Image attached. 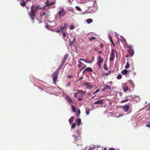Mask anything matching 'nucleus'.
Masks as SVG:
<instances>
[{
    "label": "nucleus",
    "mask_w": 150,
    "mask_h": 150,
    "mask_svg": "<svg viewBox=\"0 0 150 150\" xmlns=\"http://www.w3.org/2000/svg\"><path fill=\"white\" fill-rule=\"evenodd\" d=\"M75 8L78 11H81V8L79 6H76Z\"/></svg>",
    "instance_id": "35"
},
{
    "label": "nucleus",
    "mask_w": 150,
    "mask_h": 150,
    "mask_svg": "<svg viewBox=\"0 0 150 150\" xmlns=\"http://www.w3.org/2000/svg\"><path fill=\"white\" fill-rule=\"evenodd\" d=\"M76 126V124L75 123H73L71 125V128H74Z\"/></svg>",
    "instance_id": "34"
},
{
    "label": "nucleus",
    "mask_w": 150,
    "mask_h": 150,
    "mask_svg": "<svg viewBox=\"0 0 150 150\" xmlns=\"http://www.w3.org/2000/svg\"><path fill=\"white\" fill-rule=\"evenodd\" d=\"M82 61H83L84 62H85L87 63H90V62H87V61L84 60V59H80L78 61V62L79 63L81 64V66H83V67H82V69H84V68L86 67V65H85L84 63H83L82 62Z\"/></svg>",
    "instance_id": "4"
},
{
    "label": "nucleus",
    "mask_w": 150,
    "mask_h": 150,
    "mask_svg": "<svg viewBox=\"0 0 150 150\" xmlns=\"http://www.w3.org/2000/svg\"><path fill=\"white\" fill-rule=\"evenodd\" d=\"M103 59L100 56H99L97 58V64H101L103 62Z\"/></svg>",
    "instance_id": "6"
},
{
    "label": "nucleus",
    "mask_w": 150,
    "mask_h": 150,
    "mask_svg": "<svg viewBox=\"0 0 150 150\" xmlns=\"http://www.w3.org/2000/svg\"><path fill=\"white\" fill-rule=\"evenodd\" d=\"M130 67V65L128 62H127L126 66L125 67V68L126 69H128Z\"/></svg>",
    "instance_id": "25"
},
{
    "label": "nucleus",
    "mask_w": 150,
    "mask_h": 150,
    "mask_svg": "<svg viewBox=\"0 0 150 150\" xmlns=\"http://www.w3.org/2000/svg\"><path fill=\"white\" fill-rule=\"evenodd\" d=\"M95 146H94L93 147H91L88 150H93L95 148Z\"/></svg>",
    "instance_id": "43"
},
{
    "label": "nucleus",
    "mask_w": 150,
    "mask_h": 150,
    "mask_svg": "<svg viewBox=\"0 0 150 150\" xmlns=\"http://www.w3.org/2000/svg\"><path fill=\"white\" fill-rule=\"evenodd\" d=\"M66 86L68 87H71V85L70 82H68L66 85Z\"/></svg>",
    "instance_id": "37"
},
{
    "label": "nucleus",
    "mask_w": 150,
    "mask_h": 150,
    "mask_svg": "<svg viewBox=\"0 0 150 150\" xmlns=\"http://www.w3.org/2000/svg\"><path fill=\"white\" fill-rule=\"evenodd\" d=\"M114 57H112V56H110V61H112L113 60L114 58Z\"/></svg>",
    "instance_id": "40"
},
{
    "label": "nucleus",
    "mask_w": 150,
    "mask_h": 150,
    "mask_svg": "<svg viewBox=\"0 0 150 150\" xmlns=\"http://www.w3.org/2000/svg\"><path fill=\"white\" fill-rule=\"evenodd\" d=\"M72 110V111L74 112H76V109L75 107L74 106H72L71 107Z\"/></svg>",
    "instance_id": "18"
},
{
    "label": "nucleus",
    "mask_w": 150,
    "mask_h": 150,
    "mask_svg": "<svg viewBox=\"0 0 150 150\" xmlns=\"http://www.w3.org/2000/svg\"><path fill=\"white\" fill-rule=\"evenodd\" d=\"M128 72V71L126 69H125L122 71L121 72V73H122V74L123 75H126L127 74Z\"/></svg>",
    "instance_id": "14"
},
{
    "label": "nucleus",
    "mask_w": 150,
    "mask_h": 150,
    "mask_svg": "<svg viewBox=\"0 0 150 150\" xmlns=\"http://www.w3.org/2000/svg\"><path fill=\"white\" fill-rule=\"evenodd\" d=\"M97 93L96 92V91L95 92L93 93V94H96Z\"/></svg>",
    "instance_id": "63"
},
{
    "label": "nucleus",
    "mask_w": 150,
    "mask_h": 150,
    "mask_svg": "<svg viewBox=\"0 0 150 150\" xmlns=\"http://www.w3.org/2000/svg\"><path fill=\"white\" fill-rule=\"evenodd\" d=\"M79 94L78 96L79 97L83 98L85 94L86 91L82 90H79Z\"/></svg>",
    "instance_id": "5"
},
{
    "label": "nucleus",
    "mask_w": 150,
    "mask_h": 150,
    "mask_svg": "<svg viewBox=\"0 0 150 150\" xmlns=\"http://www.w3.org/2000/svg\"><path fill=\"white\" fill-rule=\"evenodd\" d=\"M78 100L79 101H82L83 100V98L79 97Z\"/></svg>",
    "instance_id": "42"
},
{
    "label": "nucleus",
    "mask_w": 150,
    "mask_h": 150,
    "mask_svg": "<svg viewBox=\"0 0 150 150\" xmlns=\"http://www.w3.org/2000/svg\"><path fill=\"white\" fill-rule=\"evenodd\" d=\"M83 77L82 76L80 77L79 79V80L80 81L81 80L83 79Z\"/></svg>",
    "instance_id": "54"
},
{
    "label": "nucleus",
    "mask_w": 150,
    "mask_h": 150,
    "mask_svg": "<svg viewBox=\"0 0 150 150\" xmlns=\"http://www.w3.org/2000/svg\"><path fill=\"white\" fill-rule=\"evenodd\" d=\"M117 53L113 49L112 50L111 53L110 54V56H112V57H115V54Z\"/></svg>",
    "instance_id": "13"
},
{
    "label": "nucleus",
    "mask_w": 150,
    "mask_h": 150,
    "mask_svg": "<svg viewBox=\"0 0 150 150\" xmlns=\"http://www.w3.org/2000/svg\"><path fill=\"white\" fill-rule=\"evenodd\" d=\"M102 51H99V53H102Z\"/></svg>",
    "instance_id": "64"
},
{
    "label": "nucleus",
    "mask_w": 150,
    "mask_h": 150,
    "mask_svg": "<svg viewBox=\"0 0 150 150\" xmlns=\"http://www.w3.org/2000/svg\"><path fill=\"white\" fill-rule=\"evenodd\" d=\"M74 26L73 25H72L70 27V29H71V30H73V29H74Z\"/></svg>",
    "instance_id": "38"
},
{
    "label": "nucleus",
    "mask_w": 150,
    "mask_h": 150,
    "mask_svg": "<svg viewBox=\"0 0 150 150\" xmlns=\"http://www.w3.org/2000/svg\"><path fill=\"white\" fill-rule=\"evenodd\" d=\"M103 99H101L99 101H97L95 102L94 104H100V105L103 104Z\"/></svg>",
    "instance_id": "11"
},
{
    "label": "nucleus",
    "mask_w": 150,
    "mask_h": 150,
    "mask_svg": "<svg viewBox=\"0 0 150 150\" xmlns=\"http://www.w3.org/2000/svg\"><path fill=\"white\" fill-rule=\"evenodd\" d=\"M93 21L91 19H88L87 20V22L88 23H90L93 22Z\"/></svg>",
    "instance_id": "24"
},
{
    "label": "nucleus",
    "mask_w": 150,
    "mask_h": 150,
    "mask_svg": "<svg viewBox=\"0 0 150 150\" xmlns=\"http://www.w3.org/2000/svg\"><path fill=\"white\" fill-rule=\"evenodd\" d=\"M109 150H115V149H113V148H110Z\"/></svg>",
    "instance_id": "57"
},
{
    "label": "nucleus",
    "mask_w": 150,
    "mask_h": 150,
    "mask_svg": "<svg viewBox=\"0 0 150 150\" xmlns=\"http://www.w3.org/2000/svg\"><path fill=\"white\" fill-rule=\"evenodd\" d=\"M77 66L79 67H81V64H78L77 65Z\"/></svg>",
    "instance_id": "55"
},
{
    "label": "nucleus",
    "mask_w": 150,
    "mask_h": 150,
    "mask_svg": "<svg viewBox=\"0 0 150 150\" xmlns=\"http://www.w3.org/2000/svg\"><path fill=\"white\" fill-rule=\"evenodd\" d=\"M97 65H98L99 66V69H101V65H100L101 64H97Z\"/></svg>",
    "instance_id": "47"
},
{
    "label": "nucleus",
    "mask_w": 150,
    "mask_h": 150,
    "mask_svg": "<svg viewBox=\"0 0 150 150\" xmlns=\"http://www.w3.org/2000/svg\"><path fill=\"white\" fill-rule=\"evenodd\" d=\"M96 38L95 37H92L91 38H89L88 39H89L90 42H91L93 40L96 39Z\"/></svg>",
    "instance_id": "28"
},
{
    "label": "nucleus",
    "mask_w": 150,
    "mask_h": 150,
    "mask_svg": "<svg viewBox=\"0 0 150 150\" xmlns=\"http://www.w3.org/2000/svg\"><path fill=\"white\" fill-rule=\"evenodd\" d=\"M146 126H147L148 128H150V123L149 124H146Z\"/></svg>",
    "instance_id": "48"
},
{
    "label": "nucleus",
    "mask_w": 150,
    "mask_h": 150,
    "mask_svg": "<svg viewBox=\"0 0 150 150\" xmlns=\"http://www.w3.org/2000/svg\"><path fill=\"white\" fill-rule=\"evenodd\" d=\"M104 87H105V89H110L111 88V86L108 85H106Z\"/></svg>",
    "instance_id": "19"
},
{
    "label": "nucleus",
    "mask_w": 150,
    "mask_h": 150,
    "mask_svg": "<svg viewBox=\"0 0 150 150\" xmlns=\"http://www.w3.org/2000/svg\"><path fill=\"white\" fill-rule=\"evenodd\" d=\"M76 122L78 126L80 125L81 123V119L80 118H77V121Z\"/></svg>",
    "instance_id": "15"
},
{
    "label": "nucleus",
    "mask_w": 150,
    "mask_h": 150,
    "mask_svg": "<svg viewBox=\"0 0 150 150\" xmlns=\"http://www.w3.org/2000/svg\"><path fill=\"white\" fill-rule=\"evenodd\" d=\"M54 2H52L50 3H49L48 2V1H47V2L46 6H50V5H52L54 4Z\"/></svg>",
    "instance_id": "23"
},
{
    "label": "nucleus",
    "mask_w": 150,
    "mask_h": 150,
    "mask_svg": "<svg viewBox=\"0 0 150 150\" xmlns=\"http://www.w3.org/2000/svg\"><path fill=\"white\" fill-rule=\"evenodd\" d=\"M60 11L57 13L61 18L64 16L66 13V12L64 8H60Z\"/></svg>",
    "instance_id": "3"
},
{
    "label": "nucleus",
    "mask_w": 150,
    "mask_h": 150,
    "mask_svg": "<svg viewBox=\"0 0 150 150\" xmlns=\"http://www.w3.org/2000/svg\"><path fill=\"white\" fill-rule=\"evenodd\" d=\"M60 30L63 31V30L65 29L63 26H62L60 27Z\"/></svg>",
    "instance_id": "41"
},
{
    "label": "nucleus",
    "mask_w": 150,
    "mask_h": 150,
    "mask_svg": "<svg viewBox=\"0 0 150 150\" xmlns=\"http://www.w3.org/2000/svg\"><path fill=\"white\" fill-rule=\"evenodd\" d=\"M80 110L79 109L77 111V113L76 114V116L77 117H79L80 115Z\"/></svg>",
    "instance_id": "31"
},
{
    "label": "nucleus",
    "mask_w": 150,
    "mask_h": 150,
    "mask_svg": "<svg viewBox=\"0 0 150 150\" xmlns=\"http://www.w3.org/2000/svg\"><path fill=\"white\" fill-rule=\"evenodd\" d=\"M68 25V24L67 23H65L63 26L64 28H66Z\"/></svg>",
    "instance_id": "45"
},
{
    "label": "nucleus",
    "mask_w": 150,
    "mask_h": 150,
    "mask_svg": "<svg viewBox=\"0 0 150 150\" xmlns=\"http://www.w3.org/2000/svg\"><path fill=\"white\" fill-rule=\"evenodd\" d=\"M61 32H62L63 33L62 35L64 37V39H65V37L66 36V34L63 31H61Z\"/></svg>",
    "instance_id": "32"
},
{
    "label": "nucleus",
    "mask_w": 150,
    "mask_h": 150,
    "mask_svg": "<svg viewBox=\"0 0 150 150\" xmlns=\"http://www.w3.org/2000/svg\"><path fill=\"white\" fill-rule=\"evenodd\" d=\"M79 93V90L78 91V92H76V93H74V96L76 98H77V95Z\"/></svg>",
    "instance_id": "27"
},
{
    "label": "nucleus",
    "mask_w": 150,
    "mask_h": 150,
    "mask_svg": "<svg viewBox=\"0 0 150 150\" xmlns=\"http://www.w3.org/2000/svg\"><path fill=\"white\" fill-rule=\"evenodd\" d=\"M68 56L69 55L68 54H66L64 55L62 60V65H63L64 64L67 59L68 58Z\"/></svg>",
    "instance_id": "9"
},
{
    "label": "nucleus",
    "mask_w": 150,
    "mask_h": 150,
    "mask_svg": "<svg viewBox=\"0 0 150 150\" xmlns=\"http://www.w3.org/2000/svg\"><path fill=\"white\" fill-rule=\"evenodd\" d=\"M74 118L73 117H71L70 119H69V121L70 124H71L72 122L74 120Z\"/></svg>",
    "instance_id": "26"
},
{
    "label": "nucleus",
    "mask_w": 150,
    "mask_h": 150,
    "mask_svg": "<svg viewBox=\"0 0 150 150\" xmlns=\"http://www.w3.org/2000/svg\"><path fill=\"white\" fill-rule=\"evenodd\" d=\"M124 40L125 41V45H126V46H128V44H127V42L126 41V40L125 39Z\"/></svg>",
    "instance_id": "50"
},
{
    "label": "nucleus",
    "mask_w": 150,
    "mask_h": 150,
    "mask_svg": "<svg viewBox=\"0 0 150 150\" xmlns=\"http://www.w3.org/2000/svg\"><path fill=\"white\" fill-rule=\"evenodd\" d=\"M67 99L68 100L69 103L70 104L72 102V100H71L70 97L69 96L67 97Z\"/></svg>",
    "instance_id": "17"
},
{
    "label": "nucleus",
    "mask_w": 150,
    "mask_h": 150,
    "mask_svg": "<svg viewBox=\"0 0 150 150\" xmlns=\"http://www.w3.org/2000/svg\"><path fill=\"white\" fill-rule=\"evenodd\" d=\"M106 89H105V87H104L102 89V91H104Z\"/></svg>",
    "instance_id": "52"
},
{
    "label": "nucleus",
    "mask_w": 150,
    "mask_h": 150,
    "mask_svg": "<svg viewBox=\"0 0 150 150\" xmlns=\"http://www.w3.org/2000/svg\"><path fill=\"white\" fill-rule=\"evenodd\" d=\"M122 77V75L120 74L117 76V78L118 79H121Z\"/></svg>",
    "instance_id": "30"
},
{
    "label": "nucleus",
    "mask_w": 150,
    "mask_h": 150,
    "mask_svg": "<svg viewBox=\"0 0 150 150\" xmlns=\"http://www.w3.org/2000/svg\"><path fill=\"white\" fill-rule=\"evenodd\" d=\"M109 83L111 84L112 85V81H110L109 82Z\"/></svg>",
    "instance_id": "61"
},
{
    "label": "nucleus",
    "mask_w": 150,
    "mask_h": 150,
    "mask_svg": "<svg viewBox=\"0 0 150 150\" xmlns=\"http://www.w3.org/2000/svg\"><path fill=\"white\" fill-rule=\"evenodd\" d=\"M20 4L22 6H25L26 5V3L23 1L22 2H20Z\"/></svg>",
    "instance_id": "22"
},
{
    "label": "nucleus",
    "mask_w": 150,
    "mask_h": 150,
    "mask_svg": "<svg viewBox=\"0 0 150 150\" xmlns=\"http://www.w3.org/2000/svg\"><path fill=\"white\" fill-rule=\"evenodd\" d=\"M73 43H74L73 42H70L69 45L71 46H72L73 45Z\"/></svg>",
    "instance_id": "49"
},
{
    "label": "nucleus",
    "mask_w": 150,
    "mask_h": 150,
    "mask_svg": "<svg viewBox=\"0 0 150 150\" xmlns=\"http://www.w3.org/2000/svg\"><path fill=\"white\" fill-rule=\"evenodd\" d=\"M84 70L83 71V73L85 71H87L88 72H93V70L92 68L91 67H88L86 68H84Z\"/></svg>",
    "instance_id": "8"
},
{
    "label": "nucleus",
    "mask_w": 150,
    "mask_h": 150,
    "mask_svg": "<svg viewBox=\"0 0 150 150\" xmlns=\"http://www.w3.org/2000/svg\"><path fill=\"white\" fill-rule=\"evenodd\" d=\"M84 85L86 86V88L88 89H91L92 88V86L87 83H85Z\"/></svg>",
    "instance_id": "12"
},
{
    "label": "nucleus",
    "mask_w": 150,
    "mask_h": 150,
    "mask_svg": "<svg viewBox=\"0 0 150 150\" xmlns=\"http://www.w3.org/2000/svg\"><path fill=\"white\" fill-rule=\"evenodd\" d=\"M100 91V89H97V90L96 91V93H97L98 92H99Z\"/></svg>",
    "instance_id": "56"
},
{
    "label": "nucleus",
    "mask_w": 150,
    "mask_h": 150,
    "mask_svg": "<svg viewBox=\"0 0 150 150\" xmlns=\"http://www.w3.org/2000/svg\"><path fill=\"white\" fill-rule=\"evenodd\" d=\"M104 68L106 70H108V68L106 67V65L105 64H104Z\"/></svg>",
    "instance_id": "46"
},
{
    "label": "nucleus",
    "mask_w": 150,
    "mask_h": 150,
    "mask_svg": "<svg viewBox=\"0 0 150 150\" xmlns=\"http://www.w3.org/2000/svg\"><path fill=\"white\" fill-rule=\"evenodd\" d=\"M122 86L123 90L124 92L127 91L129 90V87L126 85V84H123Z\"/></svg>",
    "instance_id": "7"
},
{
    "label": "nucleus",
    "mask_w": 150,
    "mask_h": 150,
    "mask_svg": "<svg viewBox=\"0 0 150 150\" xmlns=\"http://www.w3.org/2000/svg\"><path fill=\"white\" fill-rule=\"evenodd\" d=\"M109 37L110 40L111 42L112 45L113 46H115V44H114V42L113 41V40L112 39V37L110 36Z\"/></svg>",
    "instance_id": "29"
},
{
    "label": "nucleus",
    "mask_w": 150,
    "mask_h": 150,
    "mask_svg": "<svg viewBox=\"0 0 150 150\" xmlns=\"http://www.w3.org/2000/svg\"><path fill=\"white\" fill-rule=\"evenodd\" d=\"M60 69V68H59L55 71L54 73L52 75V76L53 83L55 84L58 78V75L59 72V71Z\"/></svg>",
    "instance_id": "2"
},
{
    "label": "nucleus",
    "mask_w": 150,
    "mask_h": 150,
    "mask_svg": "<svg viewBox=\"0 0 150 150\" xmlns=\"http://www.w3.org/2000/svg\"><path fill=\"white\" fill-rule=\"evenodd\" d=\"M78 140L80 142V144H79L78 143H76V144L77 145L82 146V140L81 139L79 138Z\"/></svg>",
    "instance_id": "20"
},
{
    "label": "nucleus",
    "mask_w": 150,
    "mask_h": 150,
    "mask_svg": "<svg viewBox=\"0 0 150 150\" xmlns=\"http://www.w3.org/2000/svg\"><path fill=\"white\" fill-rule=\"evenodd\" d=\"M43 8L39 5H37L35 7L34 5H33L31 8V11L29 13V16L31 17V19L33 21L34 18L35 16V14L37 11L39 9H42Z\"/></svg>",
    "instance_id": "1"
},
{
    "label": "nucleus",
    "mask_w": 150,
    "mask_h": 150,
    "mask_svg": "<svg viewBox=\"0 0 150 150\" xmlns=\"http://www.w3.org/2000/svg\"><path fill=\"white\" fill-rule=\"evenodd\" d=\"M129 54L131 56H132L134 53V51L132 49L129 50Z\"/></svg>",
    "instance_id": "16"
},
{
    "label": "nucleus",
    "mask_w": 150,
    "mask_h": 150,
    "mask_svg": "<svg viewBox=\"0 0 150 150\" xmlns=\"http://www.w3.org/2000/svg\"><path fill=\"white\" fill-rule=\"evenodd\" d=\"M127 48H129L130 49V50L132 49V47L131 45H128L127 46Z\"/></svg>",
    "instance_id": "39"
},
{
    "label": "nucleus",
    "mask_w": 150,
    "mask_h": 150,
    "mask_svg": "<svg viewBox=\"0 0 150 150\" xmlns=\"http://www.w3.org/2000/svg\"><path fill=\"white\" fill-rule=\"evenodd\" d=\"M59 31H60V32H61V31H60V30H59V28H58V29L57 30V31H56V32H59Z\"/></svg>",
    "instance_id": "51"
},
{
    "label": "nucleus",
    "mask_w": 150,
    "mask_h": 150,
    "mask_svg": "<svg viewBox=\"0 0 150 150\" xmlns=\"http://www.w3.org/2000/svg\"><path fill=\"white\" fill-rule=\"evenodd\" d=\"M100 48H102L103 47V45L102 44H101L100 45Z\"/></svg>",
    "instance_id": "53"
},
{
    "label": "nucleus",
    "mask_w": 150,
    "mask_h": 150,
    "mask_svg": "<svg viewBox=\"0 0 150 150\" xmlns=\"http://www.w3.org/2000/svg\"><path fill=\"white\" fill-rule=\"evenodd\" d=\"M79 136L80 135V134L79 132H78Z\"/></svg>",
    "instance_id": "62"
},
{
    "label": "nucleus",
    "mask_w": 150,
    "mask_h": 150,
    "mask_svg": "<svg viewBox=\"0 0 150 150\" xmlns=\"http://www.w3.org/2000/svg\"><path fill=\"white\" fill-rule=\"evenodd\" d=\"M90 112V110L89 109H86V114L88 115L89 114Z\"/></svg>",
    "instance_id": "33"
},
{
    "label": "nucleus",
    "mask_w": 150,
    "mask_h": 150,
    "mask_svg": "<svg viewBox=\"0 0 150 150\" xmlns=\"http://www.w3.org/2000/svg\"><path fill=\"white\" fill-rule=\"evenodd\" d=\"M76 39V38H74V40H73V41H72V42H73L74 43V41H75V40Z\"/></svg>",
    "instance_id": "58"
},
{
    "label": "nucleus",
    "mask_w": 150,
    "mask_h": 150,
    "mask_svg": "<svg viewBox=\"0 0 150 150\" xmlns=\"http://www.w3.org/2000/svg\"><path fill=\"white\" fill-rule=\"evenodd\" d=\"M46 15V13H43L42 14V15L43 16H45Z\"/></svg>",
    "instance_id": "60"
},
{
    "label": "nucleus",
    "mask_w": 150,
    "mask_h": 150,
    "mask_svg": "<svg viewBox=\"0 0 150 150\" xmlns=\"http://www.w3.org/2000/svg\"><path fill=\"white\" fill-rule=\"evenodd\" d=\"M122 108L125 111L127 112L129 108V106L128 105H125L122 106Z\"/></svg>",
    "instance_id": "10"
},
{
    "label": "nucleus",
    "mask_w": 150,
    "mask_h": 150,
    "mask_svg": "<svg viewBox=\"0 0 150 150\" xmlns=\"http://www.w3.org/2000/svg\"><path fill=\"white\" fill-rule=\"evenodd\" d=\"M67 77H69V78H71L73 77L72 75H68L67 76Z\"/></svg>",
    "instance_id": "44"
},
{
    "label": "nucleus",
    "mask_w": 150,
    "mask_h": 150,
    "mask_svg": "<svg viewBox=\"0 0 150 150\" xmlns=\"http://www.w3.org/2000/svg\"><path fill=\"white\" fill-rule=\"evenodd\" d=\"M72 137L74 138V141H77V139L78 138V137L75 135H72Z\"/></svg>",
    "instance_id": "21"
},
{
    "label": "nucleus",
    "mask_w": 150,
    "mask_h": 150,
    "mask_svg": "<svg viewBox=\"0 0 150 150\" xmlns=\"http://www.w3.org/2000/svg\"><path fill=\"white\" fill-rule=\"evenodd\" d=\"M128 100H129V99H125V100H121V101L120 102L121 103H123L124 102H126L128 101Z\"/></svg>",
    "instance_id": "36"
},
{
    "label": "nucleus",
    "mask_w": 150,
    "mask_h": 150,
    "mask_svg": "<svg viewBox=\"0 0 150 150\" xmlns=\"http://www.w3.org/2000/svg\"><path fill=\"white\" fill-rule=\"evenodd\" d=\"M105 75H106L107 76H108V75L109 74H108L107 73H105L104 74Z\"/></svg>",
    "instance_id": "59"
}]
</instances>
